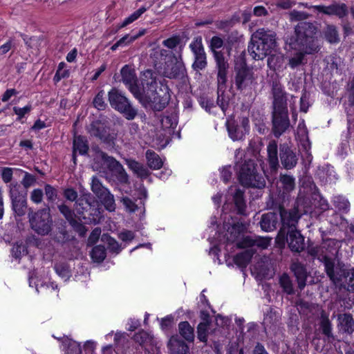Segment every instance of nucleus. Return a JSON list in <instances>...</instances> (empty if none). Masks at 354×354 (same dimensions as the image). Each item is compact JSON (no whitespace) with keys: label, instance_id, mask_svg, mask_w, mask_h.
I'll use <instances>...</instances> for the list:
<instances>
[{"label":"nucleus","instance_id":"6e6d98bb","mask_svg":"<svg viewBox=\"0 0 354 354\" xmlns=\"http://www.w3.org/2000/svg\"><path fill=\"white\" fill-rule=\"evenodd\" d=\"M44 192L48 202H54L57 198V190L50 184H45Z\"/></svg>","mask_w":354,"mask_h":354},{"label":"nucleus","instance_id":"2f4dec72","mask_svg":"<svg viewBox=\"0 0 354 354\" xmlns=\"http://www.w3.org/2000/svg\"><path fill=\"white\" fill-rule=\"evenodd\" d=\"M233 201L237 214L245 215L246 204L244 198V192L240 189H236L233 194Z\"/></svg>","mask_w":354,"mask_h":354},{"label":"nucleus","instance_id":"423d86ee","mask_svg":"<svg viewBox=\"0 0 354 354\" xmlns=\"http://www.w3.org/2000/svg\"><path fill=\"white\" fill-rule=\"evenodd\" d=\"M239 178L241 183L245 187L262 189L266 186L264 177L257 172L254 159L245 160L241 166Z\"/></svg>","mask_w":354,"mask_h":354},{"label":"nucleus","instance_id":"5701e85b","mask_svg":"<svg viewBox=\"0 0 354 354\" xmlns=\"http://www.w3.org/2000/svg\"><path fill=\"white\" fill-rule=\"evenodd\" d=\"M261 229L264 232H272L279 225L278 209L277 212L263 214L259 221Z\"/></svg>","mask_w":354,"mask_h":354},{"label":"nucleus","instance_id":"412c9836","mask_svg":"<svg viewBox=\"0 0 354 354\" xmlns=\"http://www.w3.org/2000/svg\"><path fill=\"white\" fill-rule=\"evenodd\" d=\"M279 158L283 167L293 169L298 162V155L290 147L284 143L279 145Z\"/></svg>","mask_w":354,"mask_h":354},{"label":"nucleus","instance_id":"aec40b11","mask_svg":"<svg viewBox=\"0 0 354 354\" xmlns=\"http://www.w3.org/2000/svg\"><path fill=\"white\" fill-rule=\"evenodd\" d=\"M229 71L216 72L217 100L216 104L225 113L228 108L229 98L225 95L227 88V75Z\"/></svg>","mask_w":354,"mask_h":354},{"label":"nucleus","instance_id":"4468645a","mask_svg":"<svg viewBox=\"0 0 354 354\" xmlns=\"http://www.w3.org/2000/svg\"><path fill=\"white\" fill-rule=\"evenodd\" d=\"M276 241L283 245L287 243L288 248L292 252L300 253L305 249L304 236L298 229L290 230L283 235H277Z\"/></svg>","mask_w":354,"mask_h":354},{"label":"nucleus","instance_id":"4d7b16f0","mask_svg":"<svg viewBox=\"0 0 354 354\" xmlns=\"http://www.w3.org/2000/svg\"><path fill=\"white\" fill-rule=\"evenodd\" d=\"M120 201L124 206L126 211L129 213H133L138 209L135 202L127 196L122 197Z\"/></svg>","mask_w":354,"mask_h":354},{"label":"nucleus","instance_id":"c756f323","mask_svg":"<svg viewBox=\"0 0 354 354\" xmlns=\"http://www.w3.org/2000/svg\"><path fill=\"white\" fill-rule=\"evenodd\" d=\"M319 326V330L322 335L326 337L328 339H334L331 322L324 310H322L321 312Z\"/></svg>","mask_w":354,"mask_h":354},{"label":"nucleus","instance_id":"3c124183","mask_svg":"<svg viewBox=\"0 0 354 354\" xmlns=\"http://www.w3.org/2000/svg\"><path fill=\"white\" fill-rule=\"evenodd\" d=\"M180 43H181L180 37L178 35H175L167 39H165L162 41V45L169 49L173 50V49H175L178 46L180 48ZM181 46H183L181 45ZM183 48V47H182V48Z\"/></svg>","mask_w":354,"mask_h":354},{"label":"nucleus","instance_id":"bf43d9fd","mask_svg":"<svg viewBox=\"0 0 354 354\" xmlns=\"http://www.w3.org/2000/svg\"><path fill=\"white\" fill-rule=\"evenodd\" d=\"M236 247L238 248H246L254 247V236H243L237 241Z\"/></svg>","mask_w":354,"mask_h":354},{"label":"nucleus","instance_id":"4be33fe9","mask_svg":"<svg viewBox=\"0 0 354 354\" xmlns=\"http://www.w3.org/2000/svg\"><path fill=\"white\" fill-rule=\"evenodd\" d=\"M272 94L273 97L272 111H288L286 93L279 83L273 82Z\"/></svg>","mask_w":354,"mask_h":354},{"label":"nucleus","instance_id":"7c9ffc66","mask_svg":"<svg viewBox=\"0 0 354 354\" xmlns=\"http://www.w3.org/2000/svg\"><path fill=\"white\" fill-rule=\"evenodd\" d=\"M338 325L344 333L351 334L354 331V319L351 314L344 313L338 315Z\"/></svg>","mask_w":354,"mask_h":354},{"label":"nucleus","instance_id":"c9c22d12","mask_svg":"<svg viewBox=\"0 0 354 354\" xmlns=\"http://www.w3.org/2000/svg\"><path fill=\"white\" fill-rule=\"evenodd\" d=\"M180 335L187 342H193L194 340V328L188 322H181L178 324Z\"/></svg>","mask_w":354,"mask_h":354},{"label":"nucleus","instance_id":"72a5a7b5","mask_svg":"<svg viewBox=\"0 0 354 354\" xmlns=\"http://www.w3.org/2000/svg\"><path fill=\"white\" fill-rule=\"evenodd\" d=\"M146 159L147 165L152 169H159L163 165V162L159 155L150 149L146 151Z\"/></svg>","mask_w":354,"mask_h":354},{"label":"nucleus","instance_id":"774afa93","mask_svg":"<svg viewBox=\"0 0 354 354\" xmlns=\"http://www.w3.org/2000/svg\"><path fill=\"white\" fill-rule=\"evenodd\" d=\"M162 124L166 128L175 129L177 126L178 121L174 115H166L162 118Z\"/></svg>","mask_w":354,"mask_h":354},{"label":"nucleus","instance_id":"8fccbe9b","mask_svg":"<svg viewBox=\"0 0 354 354\" xmlns=\"http://www.w3.org/2000/svg\"><path fill=\"white\" fill-rule=\"evenodd\" d=\"M92 151L94 152V160H101L104 164H107L113 156H108L107 153L101 150L98 146H93Z\"/></svg>","mask_w":354,"mask_h":354},{"label":"nucleus","instance_id":"b1692460","mask_svg":"<svg viewBox=\"0 0 354 354\" xmlns=\"http://www.w3.org/2000/svg\"><path fill=\"white\" fill-rule=\"evenodd\" d=\"M106 167L113 174L120 184L126 185L129 183V175L122 164L115 158L110 160L106 164Z\"/></svg>","mask_w":354,"mask_h":354},{"label":"nucleus","instance_id":"f704fd0d","mask_svg":"<svg viewBox=\"0 0 354 354\" xmlns=\"http://www.w3.org/2000/svg\"><path fill=\"white\" fill-rule=\"evenodd\" d=\"M73 151L80 155H86L88 151V141L82 136H75L73 140Z\"/></svg>","mask_w":354,"mask_h":354},{"label":"nucleus","instance_id":"7ed1b4c3","mask_svg":"<svg viewBox=\"0 0 354 354\" xmlns=\"http://www.w3.org/2000/svg\"><path fill=\"white\" fill-rule=\"evenodd\" d=\"M277 47L276 32L262 28L252 35L248 51L254 60H262L275 50Z\"/></svg>","mask_w":354,"mask_h":354},{"label":"nucleus","instance_id":"6ab92c4d","mask_svg":"<svg viewBox=\"0 0 354 354\" xmlns=\"http://www.w3.org/2000/svg\"><path fill=\"white\" fill-rule=\"evenodd\" d=\"M272 131L276 138H279L290 127V122L288 111H272Z\"/></svg>","mask_w":354,"mask_h":354},{"label":"nucleus","instance_id":"13d9d810","mask_svg":"<svg viewBox=\"0 0 354 354\" xmlns=\"http://www.w3.org/2000/svg\"><path fill=\"white\" fill-rule=\"evenodd\" d=\"M268 65L270 68L275 70L280 67V64L283 60V57L279 55L270 54L268 55Z\"/></svg>","mask_w":354,"mask_h":354},{"label":"nucleus","instance_id":"c03bdc74","mask_svg":"<svg viewBox=\"0 0 354 354\" xmlns=\"http://www.w3.org/2000/svg\"><path fill=\"white\" fill-rule=\"evenodd\" d=\"M279 284L283 291L287 295H293L295 293L292 281L287 274L283 273L280 277Z\"/></svg>","mask_w":354,"mask_h":354},{"label":"nucleus","instance_id":"5fc2aeb1","mask_svg":"<svg viewBox=\"0 0 354 354\" xmlns=\"http://www.w3.org/2000/svg\"><path fill=\"white\" fill-rule=\"evenodd\" d=\"M69 225L73 227L74 231L80 236L83 237L86 235L87 229L81 222L78 221L75 218L70 221Z\"/></svg>","mask_w":354,"mask_h":354},{"label":"nucleus","instance_id":"e2e57ef3","mask_svg":"<svg viewBox=\"0 0 354 354\" xmlns=\"http://www.w3.org/2000/svg\"><path fill=\"white\" fill-rule=\"evenodd\" d=\"M346 91L348 92V104L354 109V77L348 83Z\"/></svg>","mask_w":354,"mask_h":354},{"label":"nucleus","instance_id":"338daca9","mask_svg":"<svg viewBox=\"0 0 354 354\" xmlns=\"http://www.w3.org/2000/svg\"><path fill=\"white\" fill-rule=\"evenodd\" d=\"M44 198L43 190L39 188L34 189L30 194L31 201L35 204H40Z\"/></svg>","mask_w":354,"mask_h":354},{"label":"nucleus","instance_id":"37998d69","mask_svg":"<svg viewBox=\"0 0 354 354\" xmlns=\"http://www.w3.org/2000/svg\"><path fill=\"white\" fill-rule=\"evenodd\" d=\"M91 257L94 262L102 263L106 257L105 247L102 245L95 246L91 250Z\"/></svg>","mask_w":354,"mask_h":354},{"label":"nucleus","instance_id":"393cba45","mask_svg":"<svg viewBox=\"0 0 354 354\" xmlns=\"http://www.w3.org/2000/svg\"><path fill=\"white\" fill-rule=\"evenodd\" d=\"M167 347L169 354H190L189 346L178 335L170 337Z\"/></svg>","mask_w":354,"mask_h":354},{"label":"nucleus","instance_id":"6e6552de","mask_svg":"<svg viewBox=\"0 0 354 354\" xmlns=\"http://www.w3.org/2000/svg\"><path fill=\"white\" fill-rule=\"evenodd\" d=\"M30 210L28 218L31 229L39 235H48L51 232L53 227L50 208L47 207L35 212L31 209Z\"/></svg>","mask_w":354,"mask_h":354},{"label":"nucleus","instance_id":"20e7f679","mask_svg":"<svg viewBox=\"0 0 354 354\" xmlns=\"http://www.w3.org/2000/svg\"><path fill=\"white\" fill-rule=\"evenodd\" d=\"M304 198L298 197L292 208L286 209L283 206L278 207L279 221L280 229L277 235H283L288 233L290 230L298 229V223L301 216L308 212L305 207H302L304 203Z\"/></svg>","mask_w":354,"mask_h":354},{"label":"nucleus","instance_id":"864d4df0","mask_svg":"<svg viewBox=\"0 0 354 354\" xmlns=\"http://www.w3.org/2000/svg\"><path fill=\"white\" fill-rule=\"evenodd\" d=\"M57 208L68 223L75 218L73 210L66 204L62 203L57 206Z\"/></svg>","mask_w":354,"mask_h":354},{"label":"nucleus","instance_id":"0eeeda50","mask_svg":"<svg viewBox=\"0 0 354 354\" xmlns=\"http://www.w3.org/2000/svg\"><path fill=\"white\" fill-rule=\"evenodd\" d=\"M111 106L118 111L128 120H133L138 115L129 99L118 88H113L108 93Z\"/></svg>","mask_w":354,"mask_h":354},{"label":"nucleus","instance_id":"58836bf2","mask_svg":"<svg viewBox=\"0 0 354 354\" xmlns=\"http://www.w3.org/2000/svg\"><path fill=\"white\" fill-rule=\"evenodd\" d=\"M11 203L12 208L18 216H23L26 214L28 207L26 196L21 197V198L12 201Z\"/></svg>","mask_w":354,"mask_h":354},{"label":"nucleus","instance_id":"052dcab7","mask_svg":"<svg viewBox=\"0 0 354 354\" xmlns=\"http://www.w3.org/2000/svg\"><path fill=\"white\" fill-rule=\"evenodd\" d=\"M106 241L108 244V250L110 252L118 254L121 252V245L115 239L112 238L111 236H108Z\"/></svg>","mask_w":354,"mask_h":354},{"label":"nucleus","instance_id":"473e14b6","mask_svg":"<svg viewBox=\"0 0 354 354\" xmlns=\"http://www.w3.org/2000/svg\"><path fill=\"white\" fill-rule=\"evenodd\" d=\"M311 204L315 208H319L323 212L326 211L329 208L327 201L318 192L315 185H314V191L311 194Z\"/></svg>","mask_w":354,"mask_h":354},{"label":"nucleus","instance_id":"cd10ccee","mask_svg":"<svg viewBox=\"0 0 354 354\" xmlns=\"http://www.w3.org/2000/svg\"><path fill=\"white\" fill-rule=\"evenodd\" d=\"M133 339L146 350L153 348L155 344L153 336L144 330H139L133 335Z\"/></svg>","mask_w":354,"mask_h":354},{"label":"nucleus","instance_id":"1a4fd4ad","mask_svg":"<svg viewBox=\"0 0 354 354\" xmlns=\"http://www.w3.org/2000/svg\"><path fill=\"white\" fill-rule=\"evenodd\" d=\"M109 129L108 120L102 116L93 120L86 127L91 136L97 138L109 147H113L115 145V136L110 133Z\"/></svg>","mask_w":354,"mask_h":354},{"label":"nucleus","instance_id":"f3484780","mask_svg":"<svg viewBox=\"0 0 354 354\" xmlns=\"http://www.w3.org/2000/svg\"><path fill=\"white\" fill-rule=\"evenodd\" d=\"M324 268L327 276L334 284H337L351 276L345 265L339 261L335 263L334 259L332 261H327Z\"/></svg>","mask_w":354,"mask_h":354},{"label":"nucleus","instance_id":"e433bc0d","mask_svg":"<svg viewBox=\"0 0 354 354\" xmlns=\"http://www.w3.org/2000/svg\"><path fill=\"white\" fill-rule=\"evenodd\" d=\"M254 252L252 249L246 250L237 254L234 258V263L241 267H245L250 261Z\"/></svg>","mask_w":354,"mask_h":354},{"label":"nucleus","instance_id":"0e129e2a","mask_svg":"<svg viewBox=\"0 0 354 354\" xmlns=\"http://www.w3.org/2000/svg\"><path fill=\"white\" fill-rule=\"evenodd\" d=\"M271 239L268 237L254 236V246L261 249L267 248L270 244Z\"/></svg>","mask_w":354,"mask_h":354},{"label":"nucleus","instance_id":"79ce46f5","mask_svg":"<svg viewBox=\"0 0 354 354\" xmlns=\"http://www.w3.org/2000/svg\"><path fill=\"white\" fill-rule=\"evenodd\" d=\"M147 9L148 8L145 6L140 7L128 17L125 18L124 21L118 26V29L123 28L137 20L144 12L147 11Z\"/></svg>","mask_w":354,"mask_h":354},{"label":"nucleus","instance_id":"69168bd1","mask_svg":"<svg viewBox=\"0 0 354 354\" xmlns=\"http://www.w3.org/2000/svg\"><path fill=\"white\" fill-rule=\"evenodd\" d=\"M27 250L25 245L22 244H17L13 245L12 248V254L15 259H20L22 256L26 254Z\"/></svg>","mask_w":354,"mask_h":354},{"label":"nucleus","instance_id":"a211bd4d","mask_svg":"<svg viewBox=\"0 0 354 354\" xmlns=\"http://www.w3.org/2000/svg\"><path fill=\"white\" fill-rule=\"evenodd\" d=\"M313 9L318 13H322L328 17L335 16L342 20L348 15V8L344 3L333 1L332 3L326 5H315Z\"/></svg>","mask_w":354,"mask_h":354},{"label":"nucleus","instance_id":"a18cd8bd","mask_svg":"<svg viewBox=\"0 0 354 354\" xmlns=\"http://www.w3.org/2000/svg\"><path fill=\"white\" fill-rule=\"evenodd\" d=\"M326 40L330 44L337 43L339 41L338 31L334 25H328L324 31Z\"/></svg>","mask_w":354,"mask_h":354},{"label":"nucleus","instance_id":"9b49d317","mask_svg":"<svg viewBox=\"0 0 354 354\" xmlns=\"http://www.w3.org/2000/svg\"><path fill=\"white\" fill-rule=\"evenodd\" d=\"M234 83L237 90L243 91L250 88L255 80L254 73L243 58L236 61L234 66Z\"/></svg>","mask_w":354,"mask_h":354},{"label":"nucleus","instance_id":"9d476101","mask_svg":"<svg viewBox=\"0 0 354 354\" xmlns=\"http://www.w3.org/2000/svg\"><path fill=\"white\" fill-rule=\"evenodd\" d=\"M90 187L91 192L100 200L104 208L110 212H115L116 204L114 196L111 193L109 189L103 185L100 177L97 176H92Z\"/></svg>","mask_w":354,"mask_h":354},{"label":"nucleus","instance_id":"f03ea898","mask_svg":"<svg viewBox=\"0 0 354 354\" xmlns=\"http://www.w3.org/2000/svg\"><path fill=\"white\" fill-rule=\"evenodd\" d=\"M288 15L291 22H297L294 28L295 37L290 39L289 44L292 48H298L306 54L317 52L319 50L317 23L307 21L311 15L304 11L292 10Z\"/></svg>","mask_w":354,"mask_h":354},{"label":"nucleus","instance_id":"dca6fc26","mask_svg":"<svg viewBox=\"0 0 354 354\" xmlns=\"http://www.w3.org/2000/svg\"><path fill=\"white\" fill-rule=\"evenodd\" d=\"M189 48L194 58L192 65L193 70L195 71L204 70L207 66V61L201 37L194 38L189 44Z\"/></svg>","mask_w":354,"mask_h":354},{"label":"nucleus","instance_id":"a19ab883","mask_svg":"<svg viewBox=\"0 0 354 354\" xmlns=\"http://www.w3.org/2000/svg\"><path fill=\"white\" fill-rule=\"evenodd\" d=\"M279 181L282 185L284 192L289 193L295 187V179L292 176L281 174Z\"/></svg>","mask_w":354,"mask_h":354},{"label":"nucleus","instance_id":"2eb2a0df","mask_svg":"<svg viewBox=\"0 0 354 354\" xmlns=\"http://www.w3.org/2000/svg\"><path fill=\"white\" fill-rule=\"evenodd\" d=\"M223 39L218 36L212 37L209 42V47L213 54L216 72L229 71L230 69L228 59L222 51L218 50L223 47Z\"/></svg>","mask_w":354,"mask_h":354},{"label":"nucleus","instance_id":"bb28decb","mask_svg":"<svg viewBox=\"0 0 354 354\" xmlns=\"http://www.w3.org/2000/svg\"><path fill=\"white\" fill-rule=\"evenodd\" d=\"M290 270L295 276L298 288L302 290L306 285L307 272L306 267L300 262H293L290 266Z\"/></svg>","mask_w":354,"mask_h":354},{"label":"nucleus","instance_id":"49530a36","mask_svg":"<svg viewBox=\"0 0 354 354\" xmlns=\"http://www.w3.org/2000/svg\"><path fill=\"white\" fill-rule=\"evenodd\" d=\"M333 205L339 212L346 213L350 208L349 201L342 196H337L333 198Z\"/></svg>","mask_w":354,"mask_h":354},{"label":"nucleus","instance_id":"603ef678","mask_svg":"<svg viewBox=\"0 0 354 354\" xmlns=\"http://www.w3.org/2000/svg\"><path fill=\"white\" fill-rule=\"evenodd\" d=\"M216 354L222 353L219 349H216ZM226 354H244V351L237 342H231L227 346Z\"/></svg>","mask_w":354,"mask_h":354},{"label":"nucleus","instance_id":"ea45409f","mask_svg":"<svg viewBox=\"0 0 354 354\" xmlns=\"http://www.w3.org/2000/svg\"><path fill=\"white\" fill-rule=\"evenodd\" d=\"M245 226L241 223H234L227 230L230 236L227 237L228 241L234 242L237 241L241 234L245 231Z\"/></svg>","mask_w":354,"mask_h":354},{"label":"nucleus","instance_id":"680f3d73","mask_svg":"<svg viewBox=\"0 0 354 354\" xmlns=\"http://www.w3.org/2000/svg\"><path fill=\"white\" fill-rule=\"evenodd\" d=\"M24 176L21 183L24 188L28 189L35 184L37 178L35 176L27 171H24Z\"/></svg>","mask_w":354,"mask_h":354},{"label":"nucleus","instance_id":"f8f14e48","mask_svg":"<svg viewBox=\"0 0 354 354\" xmlns=\"http://www.w3.org/2000/svg\"><path fill=\"white\" fill-rule=\"evenodd\" d=\"M225 125L228 136L233 141L243 140L250 132V120L246 116L227 119Z\"/></svg>","mask_w":354,"mask_h":354},{"label":"nucleus","instance_id":"c85d7f7f","mask_svg":"<svg viewBox=\"0 0 354 354\" xmlns=\"http://www.w3.org/2000/svg\"><path fill=\"white\" fill-rule=\"evenodd\" d=\"M125 161L128 167L138 178L141 179H145L149 176L151 172L143 164L133 159H126Z\"/></svg>","mask_w":354,"mask_h":354},{"label":"nucleus","instance_id":"de8ad7c7","mask_svg":"<svg viewBox=\"0 0 354 354\" xmlns=\"http://www.w3.org/2000/svg\"><path fill=\"white\" fill-rule=\"evenodd\" d=\"M105 93L103 90H100L93 100V106L99 111H104L107 107V104L105 102Z\"/></svg>","mask_w":354,"mask_h":354},{"label":"nucleus","instance_id":"39448f33","mask_svg":"<svg viewBox=\"0 0 354 354\" xmlns=\"http://www.w3.org/2000/svg\"><path fill=\"white\" fill-rule=\"evenodd\" d=\"M80 192V196L74 204L77 213L84 218L87 214L91 223H99L102 216L98 202L89 192L84 189Z\"/></svg>","mask_w":354,"mask_h":354},{"label":"nucleus","instance_id":"a878e982","mask_svg":"<svg viewBox=\"0 0 354 354\" xmlns=\"http://www.w3.org/2000/svg\"><path fill=\"white\" fill-rule=\"evenodd\" d=\"M268 162L270 170L277 172L279 167L278 146L275 140L269 142L267 146Z\"/></svg>","mask_w":354,"mask_h":354},{"label":"nucleus","instance_id":"f257e3e1","mask_svg":"<svg viewBox=\"0 0 354 354\" xmlns=\"http://www.w3.org/2000/svg\"><path fill=\"white\" fill-rule=\"evenodd\" d=\"M122 82L145 109L154 111L163 110L170 100L169 88L165 80H158V74L151 69L142 73V90L136 84V75L129 65L124 66L120 71Z\"/></svg>","mask_w":354,"mask_h":354},{"label":"nucleus","instance_id":"09e8293b","mask_svg":"<svg viewBox=\"0 0 354 354\" xmlns=\"http://www.w3.org/2000/svg\"><path fill=\"white\" fill-rule=\"evenodd\" d=\"M9 195L11 201L26 196V194L20 192V185L17 183H12L9 185Z\"/></svg>","mask_w":354,"mask_h":354},{"label":"nucleus","instance_id":"ddd939ff","mask_svg":"<svg viewBox=\"0 0 354 354\" xmlns=\"http://www.w3.org/2000/svg\"><path fill=\"white\" fill-rule=\"evenodd\" d=\"M176 55H170L169 59L165 62L164 76L169 79H183L186 75V68L182 58V46Z\"/></svg>","mask_w":354,"mask_h":354},{"label":"nucleus","instance_id":"4c0bfd02","mask_svg":"<svg viewBox=\"0 0 354 354\" xmlns=\"http://www.w3.org/2000/svg\"><path fill=\"white\" fill-rule=\"evenodd\" d=\"M202 314L205 316L203 318L204 322L200 323L197 327V337L202 342H206L207 340V328L209 322V315L205 314L202 312Z\"/></svg>","mask_w":354,"mask_h":354}]
</instances>
